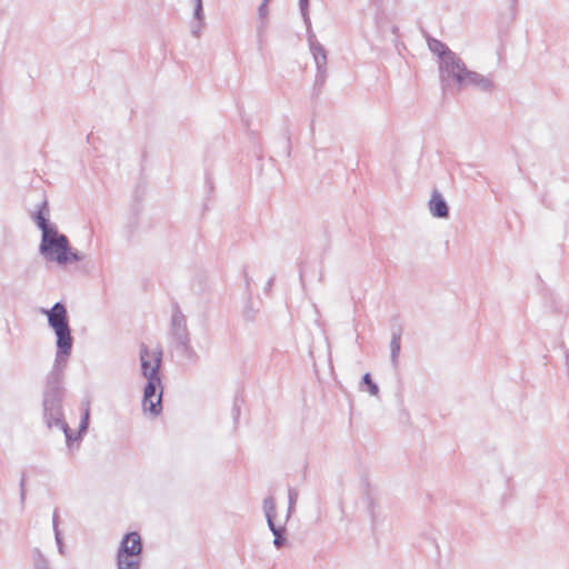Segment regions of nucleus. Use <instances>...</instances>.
Wrapping results in <instances>:
<instances>
[{"label": "nucleus", "mask_w": 569, "mask_h": 569, "mask_svg": "<svg viewBox=\"0 0 569 569\" xmlns=\"http://www.w3.org/2000/svg\"><path fill=\"white\" fill-rule=\"evenodd\" d=\"M428 206L435 218L447 219L449 217V206L438 190L432 191Z\"/></svg>", "instance_id": "9b49d317"}, {"label": "nucleus", "mask_w": 569, "mask_h": 569, "mask_svg": "<svg viewBox=\"0 0 569 569\" xmlns=\"http://www.w3.org/2000/svg\"><path fill=\"white\" fill-rule=\"evenodd\" d=\"M450 80H453L459 88L470 86L486 92L491 91L493 88V82L489 77L468 70L462 59L459 60V68L453 69L447 74V82L443 87L448 86Z\"/></svg>", "instance_id": "39448f33"}, {"label": "nucleus", "mask_w": 569, "mask_h": 569, "mask_svg": "<svg viewBox=\"0 0 569 569\" xmlns=\"http://www.w3.org/2000/svg\"><path fill=\"white\" fill-rule=\"evenodd\" d=\"M361 385L366 386L367 387V390L368 392L371 395V396H378L379 393V387L378 385L372 380V377L369 372H366L363 376H362V379H361Z\"/></svg>", "instance_id": "6ab92c4d"}, {"label": "nucleus", "mask_w": 569, "mask_h": 569, "mask_svg": "<svg viewBox=\"0 0 569 569\" xmlns=\"http://www.w3.org/2000/svg\"><path fill=\"white\" fill-rule=\"evenodd\" d=\"M427 42L429 50L439 58L440 80L445 84L447 82V74L453 69L459 68V60L461 58L438 39L428 37Z\"/></svg>", "instance_id": "423d86ee"}, {"label": "nucleus", "mask_w": 569, "mask_h": 569, "mask_svg": "<svg viewBox=\"0 0 569 569\" xmlns=\"http://www.w3.org/2000/svg\"><path fill=\"white\" fill-rule=\"evenodd\" d=\"M58 520H59V515H58V511L54 510L53 511V515H52V528H53V532L56 531V528H59L58 527Z\"/></svg>", "instance_id": "c85d7f7f"}, {"label": "nucleus", "mask_w": 569, "mask_h": 569, "mask_svg": "<svg viewBox=\"0 0 569 569\" xmlns=\"http://www.w3.org/2000/svg\"><path fill=\"white\" fill-rule=\"evenodd\" d=\"M263 512L266 516L269 530L273 535V545L277 549H281L287 545L286 526H277L276 518V501L274 498L269 496L263 499Z\"/></svg>", "instance_id": "0eeeda50"}, {"label": "nucleus", "mask_w": 569, "mask_h": 569, "mask_svg": "<svg viewBox=\"0 0 569 569\" xmlns=\"http://www.w3.org/2000/svg\"><path fill=\"white\" fill-rule=\"evenodd\" d=\"M193 6H203L202 0H191Z\"/></svg>", "instance_id": "7c9ffc66"}, {"label": "nucleus", "mask_w": 569, "mask_h": 569, "mask_svg": "<svg viewBox=\"0 0 569 569\" xmlns=\"http://www.w3.org/2000/svg\"><path fill=\"white\" fill-rule=\"evenodd\" d=\"M308 42L310 47V51L313 56L316 64H327V51L323 46L317 40L316 34L312 32V29H308Z\"/></svg>", "instance_id": "f8f14e48"}, {"label": "nucleus", "mask_w": 569, "mask_h": 569, "mask_svg": "<svg viewBox=\"0 0 569 569\" xmlns=\"http://www.w3.org/2000/svg\"><path fill=\"white\" fill-rule=\"evenodd\" d=\"M203 23H200L198 21H196V23H193L191 26V34L196 38H199L200 34H201V28H202Z\"/></svg>", "instance_id": "a878e982"}, {"label": "nucleus", "mask_w": 569, "mask_h": 569, "mask_svg": "<svg viewBox=\"0 0 569 569\" xmlns=\"http://www.w3.org/2000/svg\"><path fill=\"white\" fill-rule=\"evenodd\" d=\"M67 365L57 366L53 363L52 369L47 375L46 386L42 396L43 420L48 428L54 425H61L64 420L62 400L64 389L62 386L63 371Z\"/></svg>", "instance_id": "7ed1b4c3"}, {"label": "nucleus", "mask_w": 569, "mask_h": 569, "mask_svg": "<svg viewBox=\"0 0 569 569\" xmlns=\"http://www.w3.org/2000/svg\"><path fill=\"white\" fill-rule=\"evenodd\" d=\"M89 419L90 411L89 408H87L81 416L77 436H74L73 431L70 429V427L64 420L61 422V425H54L53 427L59 428L63 431L67 445L70 446L72 441L81 439L82 436L86 433L89 427Z\"/></svg>", "instance_id": "9d476101"}, {"label": "nucleus", "mask_w": 569, "mask_h": 569, "mask_svg": "<svg viewBox=\"0 0 569 569\" xmlns=\"http://www.w3.org/2000/svg\"><path fill=\"white\" fill-rule=\"evenodd\" d=\"M41 313L47 316L48 326L53 330L56 340V358L57 366L67 365L71 356L73 347V337L69 325V315L63 302H56L50 309H41Z\"/></svg>", "instance_id": "20e7f679"}, {"label": "nucleus", "mask_w": 569, "mask_h": 569, "mask_svg": "<svg viewBox=\"0 0 569 569\" xmlns=\"http://www.w3.org/2000/svg\"><path fill=\"white\" fill-rule=\"evenodd\" d=\"M54 540H56L59 553L64 555V545H63L62 536H61L59 528H56Z\"/></svg>", "instance_id": "5701e85b"}, {"label": "nucleus", "mask_w": 569, "mask_h": 569, "mask_svg": "<svg viewBox=\"0 0 569 569\" xmlns=\"http://www.w3.org/2000/svg\"><path fill=\"white\" fill-rule=\"evenodd\" d=\"M518 4V0H510V6L512 9H515Z\"/></svg>", "instance_id": "2f4dec72"}, {"label": "nucleus", "mask_w": 569, "mask_h": 569, "mask_svg": "<svg viewBox=\"0 0 569 569\" xmlns=\"http://www.w3.org/2000/svg\"><path fill=\"white\" fill-rule=\"evenodd\" d=\"M368 509L371 513V516L373 517V513H375V503L372 500L369 501V505H368Z\"/></svg>", "instance_id": "c756f323"}, {"label": "nucleus", "mask_w": 569, "mask_h": 569, "mask_svg": "<svg viewBox=\"0 0 569 569\" xmlns=\"http://www.w3.org/2000/svg\"><path fill=\"white\" fill-rule=\"evenodd\" d=\"M193 19L200 23L204 22L203 6H196L193 9Z\"/></svg>", "instance_id": "393cba45"}, {"label": "nucleus", "mask_w": 569, "mask_h": 569, "mask_svg": "<svg viewBox=\"0 0 569 569\" xmlns=\"http://www.w3.org/2000/svg\"><path fill=\"white\" fill-rule=\"evenodd\" d=\"M401 350V329H393L390 340V360L393 368L398 367V358Z\"/></svg>", "instance_id": "ddd939ff"}, {"label": "nucleus", "mask_w": 569, "mask_h": 569, "mask_svg": "<svg viewBox=\"0 0 569 569\" xmlns=\"http://www.w3.org/2000/svg\"><path fill=\"white\" fill-rule=\"evenodd\" d=\"M269 1H270V0H262V2H264V3H269Z\"/></svg>", "instance_id": "e433bc0d"}, {"label": "nucleus", "mask_w": 569, "mask_h": 569, "mask_svg": "<svg viewBox=\"0 0 569 569\" xmlns=\"http://www.w3.org/2000/svg\"><path fill=\"white\" fill-rule=\"evenodd\" d=\"M139 359L141 375L147 379V383L143 388L142 407L144 411L157 417L162 410V350L160 348L150 350L147 345L141 343Z\"/></svg>", "instance_id": "f03ea898"}, {"label": "nucleus", "mask_w": 569, "mask_h": 569, "mask_svg": "<svg viewBox=\"0 0 569 569\" xmlns=\"http://www.w3.org/2000/svg\"><path fill=\"white\" fill-rule=\"evenodd\" d=\"M232 415H233L234 421H237V419L240 416V407L238 406L237 401H234V405H233V408H232Z\"/></svg>", "instance_id": "cd10ccee"}, {"label": "nucleus", "mask_w": 569, "mask_h": 569, "mask_svg": "<svg viewBox=\"0 0 569 569\" xmlns=\"http://www.w3.org/2000/svg\"><path fill=\"white\" fill-rule=\"evenodd\" d=\"M565 356H566V360L568 362L569 361V353L567 351H565Z\"/></svg>", "instance_id": "c9c22d12"}, {"label": "nucleus", "mask_w": 569, "mask_h": 569, "mask_svg": "<svg viewBox=\"0 0 569 569\" xmlns=\"http://www.w3.org/2000/svg\"><path fill=\"white\" fill-rule=\"evenodd\" d=\"M143 545L137 531L126 533L119 545L117 556L128 558H141Z\"/></svg>", "instance_id": "1a4fd4ad"}, {"label": "nucleus", "mask_w": 569, "mask_h": 569, "mask_svg": "<svg viewBox=\"0 0 569 569\" xmlns=\"http://www.w3.org/2000/svg\"><path fill=\"white\" fill-rule=\"evenodd\" d=\"M31 559L33 569H51L49 559L38 547L31 550Z\"/></svg>", "instance_id": "dca6fc26"}, {"label": "nucleus", "mask_w": 569, "mask_h": 569, "mask_svg": "<svg viewBox=\"0 0 569 569\" xmlns=\"http://www.w3.org/2000/svg\"><path fill=\"white\" fill-rule=\"evenodd\" d=\"M300 281L303 284V272H302V270H300Z\"/></svg>", "instance_id": "f704fd0d"}, {"label": "nucleus", "mask_w": 569, "mask_h": 569, "mask_svg": "<svg viewBox=\"0 0 569 569\" xmlns=\"http://www.w3.org/2000/svg\"><path fill=\"white\" fill-rule=\"evenodd\" d=\"M26 481H27V473H26V471H22L20 482H19L21 505H24L26 496H27Z\"/></svg>", "instance_id": "4be33fe9"}, {"label": "nucleus", "mask_w": 569, "mask_h": 569, "mask_svg": "<svg viewBox=\"0 0 569 569\" xmlns=\"http://www.w3.org/2000/svg\"><path fill=\"white\" fill-rule=\"evenodd\" d=\"M297 500H298V491L295 488L290 487L288 489V509H287V515H286V521H288L290 519V517L292 516V513L295 512Z\"/></svg>", "instance_id": "a211bd4d"}, {"label": "nucleus", "mask_w": 569, "mask_h": 569, "mask_svg": "<svg viewBox=\"0 0 569 569\" xmlns=\"http://www.w3.org/2000/svg\"><path fill=\"white\" fill-rule=\"evenodd\" d=\"M243 318L247 321H254L256 319V310L250 303H248L243 310Z\"/></svg>", "instance_id": "b1692460"}, {"label": "nucleus", "mask_w": 569, "mask_h": 569, "mask_svg": "<svg viewBox=\"0 0 569 569\" xmlns=\"http://www.w3.org/2000/svg\"><path fill=\"white\" fill-rule=\"evenodd\" d=\"M317 73H316V86H322L326 81V64H316Z\"/></svg>", "instance_id": "412c9836"}, {"label": "nucleus", "mask_w": 569, "mask_h": 569, "mask_svg": "<svg viewBox=\"0 0 569 569\" xmlns=\"http://www.w3.org/2000/svg\"><path fill=\"white\" fill-rule=\"evenodd\" d=\"M273 282H274V276L270 277V278L268 279V281L266 282V286H264V288H263V291H264L266 293H269V292L271 291V288H272V286H273Z\"/></svg>", "instance_id": "bb28decb"}, {"label": "nucleus", "mask_w": 569, "mask_h": 569, "mask_svg": "<svg viewBox=\"0 0 569 569\" xmlns=\"http://www.w3.org/2000/svg\"><path fill=\"white\" fill-rule=\"evenodd\" d=\"M31 219L41 231L39 254L46 261L56 262L59 266H67L84 259V254L74 250L68 237L59 232L58 226L50 221V208L46 198L38 208L31 212Z\"/></svg>", "instance_id": "f257e3e1"}, {"label": "nucleus", "mask_w": 569, "mask_h": 569, "mask_svg": "<svg viewBox=\"0 0 569 569\" xmlns=\"http://www.w3.org/2000/svg\"><path fill=\"white\" fill-rule=\"evenodd\" d=\"M176 351L188 361L190 365H194L199 360V355L193 349V347L190 343V340L184 341L182 343H179L174 346Z\"/></svg>", "instance_id": "4468645a"}, {"label": "nucleus", "mask_w": 569, "mask_h": 569, "mask_svg": "<svg viewBox=\"0 0 569 569\" xmlns=\"http://www.w3.org/2000/svg\"><path fill=\"white\" fill-rule=\"evenodd\" d=\"M141 558H128L117 556L118 569H140Z\"/></svg>", "instance_id": "f3484780"}, {"label": "nucleus", "mask_w": 569, "mask_h": 569, "mask_svg": "<svg viewBox=\"0 0 569 569\" xmlns=\"http://www.w3.org/2000/svg\"><path fill=\"white\" fill-rule=\"evenodd\" d=\"M268 16H269L268 3H264L261 1L260 6L258 7V24H257V36L259 39H261L267 31Z\"/></svg>", "instance_id": "2eb2a0df"}, {"label": "nucleus", "mask_w": 569, "mask_h": 569, "mask_svg": "<svg viewBox=\"0 0 569 569\" xmlns=\"http://www.w3.org/2000/svg\"><path fill=\"white\" fill-rule=\"evenodd\" d=\"M392 33H395V34L398 33V27H396V26L392 27Z\"/></svg>", "instance_id": "72a5a7b5"}, {"label": "nucleus", "mask_w": 569, "mask_h": 569, "mask_svg": "<svg viewBox=\"0 0 569 569\" xmlns=\"http://www.w3.org/2000/svg\"><path fill=\"white\" fill-rule=\"evenodd\" d=\"M169 337L173 346L190 340L186 316L182 313L178 305H174L172 310Z\"/></svg>", "instance_id": "6e6552de"}, {"label": "nucleus", "mask_w": 569, "mask_h": 569, "mask_svg": "<svg viewBox=\"0 0 569 569\" xmlns=\"http://www.w3.org/2000/svg\"><path fill=\"white\" fill-rule=\"evenodd\" d=\"M244 277H246V284H247V287H249V284H250V279H249V277H248V274H247V273L244 274Z\"/></svg>", "instance_id": "473e14b6"}, {"label": "nucleus", "mask_w": 569, "mask_h": 569, "mask_svg": "<svg viewBox=\"0 0 569 569\" xmlns=\"http://www.w3.org/2000/svg\"><path fill=\"white\" fill-rule=\"evenodd\" d=\"M299 9L306 28L310 29L311 20L309 17V0H299Z\"/></svg>", "instance_id": "aec40b11"}]
</instances>
